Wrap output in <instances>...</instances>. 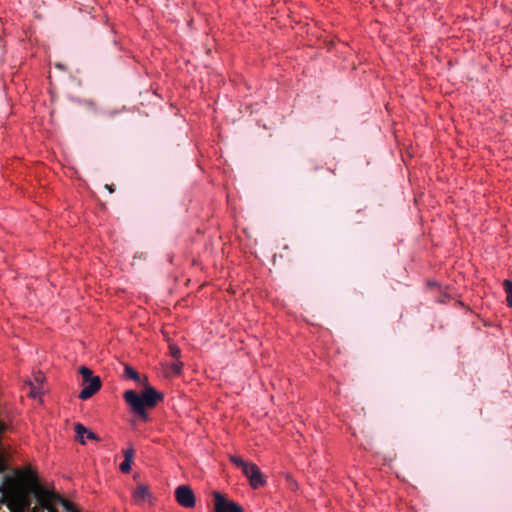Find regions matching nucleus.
Returning <instances> with one entry per match:
<instances>
[{
  "mask_svg": "<svg viewBox=\"0 0 512 512\" xmlns=\"http://www.w3.org/2000/svg\"><path fill=\"white\" fill-rule=\"evenodd\" d=\"M0 494V504L6 505L10 512H39L42 508L41 483L34 474L3 475Z\"/></svg>",
  "mask_w": 512,
  "mask_h": 512,
  "instance_id": "f257e3e1",
  "label": "nucleus"
},
{
  "mask_svg": "<svg viewBox=\"0 0 512 512\" xmlns=\"http://www.w3.org/2000/svg\"><path fill=\"white\" fill-rule=\"evenodd\" d=\"M124 376L134 380L139 385L144 386L142 394H138L134 390L125 391L123 397L131 410L143 420L148 419L145 408H153L157 402L162 400L163 396L148 384L147 377H142L132 366L126 364L124 368Z\"/></svg>",
  "mask_w": 512,
  "mask_h": 512,
  "instance_id": "f03ea898",
  "label": "nucleus"
},
{
  "mask_svg": "<svg viewBox=\"0 0 512 512\" xmlns=\"http://www.w3.org/2000/svg\"><path fill=\"white\" fill-rule=\"evenodd\" d=\"M41 492H43L42 508L48 512H59L55 507L56 504H60L65 512H80L73 503L62 497L54 490H50L41 484Z\"/></svg>",
  "mask_w": 512,
  "mask_h": 512,
  "instance_id": "7ed1b4c3",
  "label": "nucleus"
},
{
  "mask_svg": "<svg viewBox=\"0 0 512 512\" xmlns=\"http://www.w3.org/2000/svg\"><path fill=\"white\" fill-rule=\"evenodd\" d=\"M79 373L82 378L81 385L83 386L79 398L87 400L101 388L102 382L99 376H94L92 371L85 366L79 368Z\"/></svg>",
  "mask_w": 512,
  "mask_h": 512,
  "instance_id": "20e7f679",
  "label": "nucleus"
},
{
  "mask_svg": "<svg viewBox=\"0 0 512 512\" xmlns=\"http://www.w3.org/2000/svg\"><path fill=\"white\" fill-rule=\"evenodd\" d=\"M214 512H244L238 503L229 500L224 494L214 491Z\"/></svg>",
  "mask_w": 512,
  "mask_h": 512,
  "instance_id": "39448f33",
  "label": "nucleus"
},
{
  "mask_svg": "<svg viewBox=\"0 0 512 512\" xmlns=\"http://www.w3.org/2000/svg\"><path fill=\"white\" fill-rule=\"evenodd\" d=\"M175 499L184 508H193L196 504L194 492L188 485H180L175 489Z\"/></svg>",
  "mask_w": 512,
  "mask_h": 512,
  "instance_id": "423d86ee",
  "label": "nucleus"
},
{
  "mask_svg": "<svg viewBox=\"0 0 512 512\" xmlns=\"http://www.w3.org/2000/svg\"><path fill=\"white\" fill-rule=\"evenodd\" d=\"M242 472L249 479L252 488L258 489L265 485L264 476L256 464L249 462Z\"/></svg>",
  "mask_w": 512,
  "mask_h": 512,
  "instance_id": "0eeeda50",
  "label": "nucleus"
},
{
  "mask_svg": "<svg viewBox=\"0 0 512 512\" xmlns=\"http://www.w3.org/2000/svg\"><path fill=\"white\" fill-rule=\"evenodd\" d=\"M75 439L82 445L86 444L85 437L89 440L100 441L99 436L93 431L87 429L83 424L76 423L74 425Z\"/></svg>",
  "mask_w": 512,
  "mask_h": 512,
  "instance_id": "6e6552de",
  "label": "nucleus"
},
{
  "mask_svg": "<svg viewBox=\"0 0 512 512\" xmlns=\"http://www.w3.org/2000/svg\"><path fill=\"white\" fill-rule=\"evenodd\" d=\"M152 495L149 488L145 484H139L132 492V499L136 505H143L147 501H150Z\"/></svg>",
  "mask_w": 512,
  "mask_h": 512,
  "instance_id": "1a4fd4ad",
  "label": "nucleus"
},
{
  "mask_svg": "<svg viewBox=\"0 0 512 512\" xmlns=\"http://www.w3.org/2000/svg\"><path fill=\"white\" fill-rule=\"evenodd\" d=\"M503 286L505 289V292L507 294L506 301L510 308H512V281L510 280H504Z\"/></svg>",
  "mask_w": 512,
  "mask_h": 512,
  "instance_id": "9d476101",
  "label": "nucleus"
},
{
  "mask_svg": "<svg viewBox=\"0 0 512 512\" xmlns=\"http://www.w3.org/2000/svg\"><path fill=\"white\" fill-rule=\"evenodd\" d=\"M230 461L233 464H235L238 468H240L242 471L245 468V466L249 463V462H245L241 457L236 456V455L230 456Z\"/></svg>",
  "mask_w": 512,
  "mask_h": 512,
  "instance_id": "9b49d317",
  "label": "nucleus"
},
{
  "mask_svg": "<svg viewBox=\"0 0 512 512\" xmlns=\"http://www.w3.org/2000/svg\"><path fill=\"white\" fill-rule=\"evenodd\" d=\"M170 355L175 358L176 360L180 358L181 356V350L180 348L175 344L169 345Z\"/></svg>",
  "mask_w": 512,
  "mask_h": 512,
  "instance_id": "f8f14e48",
  "label": "nucleus"
},
{
  "mask_svg": "<svg viewBox=\"0 0 512 512\" xmlns=\"http://www.w3.org/2000/svg\"><path fill=\"white\" fill-rule=\"evenodd\" d=\"M182 367H183V363L180 361H176L171 365L170 369L173 374H180L182 371Z\"/></svg>",
  "mask_w": 512,
  "mask_h": 512,
  "instance_id": "ddd939ff",
  "label": "nucleus"
},
{
  "mask_svg": "<svg viewBox=\"0 0 512 512\" xmlns=\"http://www.w3.org/2000/svg\"><path fill=\"white\" fill-rule=\"evenodd\" d=\"M131 463L130 460H125L120 464V471L123 473H128L131 470Z\"/></svg>",
  "mask_w": 512,
  "mask_h": 512,
  "instance_id": "4468645a",
  "label": "nucleus"
},
{
  "mask_svg": "<svg viewBox=\"0 0 512 512\" xmlns=\"http://www.w3.org/2000/svg\"><path fill=\"white\" fill-rule=\"evenodd\" d=\"M134 457V449L133 447H129L124 451V459L132 461Z\"/></svg>",
  "mask_w": 512,
  "mask_h": 512,
  "instance_id": "2eb2a0df",
  "label": "nucleus"
},
{
  "mask_svg": "<svg viewBox=\"0 0 512 512\" xmlns=\"http://www.w3.org/2000/svg\"><path fill=\"white\" fill-rule=\"evenodd\" d=\"M105 188H106V189H108V191H109L110 193H113V192H114V188H113V186H112V185H105Z\"/></svg>",
  "mask_w": 512,
  "mask_h": 512,
  "instance_id": "dca6fc26",
  "label": "nucleus"
},
{
  "mask_svg": "<svg viewBox=\"0 0 512 512\" xmlns=\"http://www.w3.org/2000/svg\"><path fill=\"white\" fill-rule=\"evenodd\" d=\"M36 380H37V381H40V380H41V376L36 377Z\"/></svg>",
  "mask_w": 512,
  "mask_h": 512,
  "instance_id": "f3484780",
  "label": "nucleus"
},
{
  "mask_svg": "<svg viewBox=\"0 0 512 512\" xmlns=\"http://www.w3.org/2000/svg\"><path fill=\"white\" fill-rule=\"evenodd\" d=\"M31 394H32L33 396H35V391H34V389L31 391Z\"/></svg>",
  "mask_w": 512,
  "mask_h": 512,
  "instance_id": "a211bd4d",
  "label": "nucleus"
}]
</instances>
